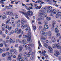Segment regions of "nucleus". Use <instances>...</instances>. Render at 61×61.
Returning a JSON list of instances; mask_svg holds the SVG:
<instances>
[{"label": "nucleus", "mask_w": 61, "mask_h": 61, "mask_svg": "<svg viewBox=\"0 0 61 61\" xmlns=\"http://www.w3.org/2000/svg\"><path fill=\"white\" fill-rule=\"evenodd\" d=\"M9 49V48H7L6 49V51H8Z\"/></svg>", "instance_id": "nucleus-61"}, {"label": "nucleus", "mask_w": 61, "mask_h": 61, "mask_svg": "<svg viewBox=\"0 0 61 61\" xmlns=\"http://www.w3.org/2000/svg\"><path fill=\"white\" fill-rule=\"evenodd\" d=\"M3 46V44H2V43H1L0 44V47H2Z\"/></svg>", "instance_id": "nucleus-50"}, {"label": "nucleus", "mask_w": 61, "mask_h": 61, "mask_svg": "<svg viewBox=\"0 0 61 61\" xmlns=\"http://www.w3.org/2000/svg\"><path fill=\"white\" fill-rule=\"evenodd\" d=\"M41 7H42V5H41L40 6H37L36 7V8L37 9H41Z\"/></svg>", "instance_id": "nucleus-25"}, {"label": "nucleus", "mask_w": 61, "mask_h": 61, "mask_svg": "<svg viewBox=\"0 0 61 61\" xmlns=\"http://www.w3.org/2000/svg\"><path fill=\"white\" fill-rule=\"evenodd\" d=\"M28 28V32H30V31H31V30H30V27H27Z\"/></svg>", "instance_id": "nucleus-40"}, {"label": "nucleus", "mask_w": 61, "mask_h": 61, "mask_svg": "<svg viewBox=\"0 0 61 61\" xmlns=\"http://www.w3.org/2000/svg\"><path fill=\"white\" fill-rule=\"evenodd\" d=\"M15 18H18V16L17 15H15Z\"/></svg>", "instance_id": "nucleus-52"}, {"label": "nucleus", "mask_w": 61, "mask_h": 61, "mask_svg": "<svg viewBox=\"0 0 61 61\" xmlns=\"http://www.w3.org/2000/svg\"><path fill=\"white\" fill-rule=\"evenodd\" d=\"M7 58L8 59H9L10 61H11L12 60V58H11V57H10V56H8L7 57Z\"/></svg>", "instance_id": "nucleus-36"}, {"label": "nucleus", "mask_w": 61, "mask_h": 61, "mask_svg": "<svg viewBox=\"0 0 61 61\" xmlns=\"http://www.w3.org/2000/svg\"><path fill=\"white\" fill-rule=\"evenodd\" d=\"M20 57H18V58H17V60H19L20 61H21V58H22V57L21 58H19Z\"/></svg>", "instance_id": "nucleus-31"}, {"label": "nucleus", "mask_w": 61, "mask_h": 61, "mask_svg": "<svg viewBox=\"0 0 61 61\" xmlns=\"http://www.w3.org/2000/svg\"><path fill=\"white\" fill-rule=\"evenodd\" d=\"M14 31L13 30H12L11 32L9 33V35H12V34H13L14 33Z\"/></svg>", "instance_id": "nucleus-30"}, {"label": "nucleus", "mask_w": 61, "mask_h": 61, "mask_svg": "<svg viewBox=\"0 0 61 61\" xmlns=\"http://www.w3.org/2000/svg\"><path fill=\"white\" fill-rule=\"evenodd\" d=\"M29 46H31V47H33L34 46V45L33 44H30L29 45Z\"/></svg>", "instance_id": "nucleus-33"}, {"label": "nucleus", "mask_w": 61, "mask_h": 61, "mask_svg": "<svg viewBox=\"0 0 61 61\" xmlns=\"http://www.w3.org/2000/svg\"><path fill=\"white\" fill-rule=\"evenodd\" d=\"M19 30V29H18V28L16 29L15 30V33H17Z\"/></svg>", "instance_id": "nucleus-23"}, {"label": "nucleus", "mask_w": 61, "mask_h": 61, "mask_svg": "<svg viewBox=\"0 0 61 61\" xmlns=\"http://www.w3.org/2000/svg\"><path fill=\"white\" fill-rule=\"evenodd\" d=\"M31 35V33L30 32H29L28 34L27 35V36L25 35H23V37L24 38H27L28 41L29 42L31 40V36H30Z\"/></svg>", "instance_id": "nucleus-1"}, {"label": "nucleus", "mask_w": 61, "mask_h": 61, "mask_svg": "<svg viewBox=\"0 0 61 61\" xmlns=\"http://www.w3.org/2000/svg\"><path fill=\"white\" fill-rule=\"evenodd\" d=\"M14 53L15 54V55L17 54V51L15 49L14 51Z\"/></svg>", "instance_id": "nucleus-17"}, {"label": "nucleus", "mask_w": 61, "mask_h": 61, "mask_svg": "<svg viewBox=\"0 0 61 61\" xmlns=\"http://www.w3.org/2000/svg\"><path fill=\"white\" fill-rule=\"evenodd\" d=\"M9 41L10 44H13L15 41V39H14L13 40L12 39L10 38Z\"/></svg>", "instance_id": "nucleus-5"}, {"label": "nucleus", "mask_w": 61, "mask_h": 61, "mask_svg": "<svg viewBox=\"0 0 61 61\" xmlns=\"http://www.w3.org/2000/svg\"><path fill=\"white\" fill-rule=\"evenodd\" d=\"M52 42L53 43H54L56 42V39H54L53 40H52Z\"/></svg>", "instance_id": "nucleus-48"}, {"label": "nucleus", "mask_w": 61, "mask_h": 61, "mask_svg": "<svg viewBox=\"0 0 61 61\" xmlns=\"http://www.w3.org/2000/svg\"><path fill=\"white\" fill-rule=\"evenodd\" d=\"M56 39V38L55 37L53 36V37L52 38V40H53V39Z\"/></svg>", "instance_id": "nucleus-59"}, {"label": "nucleus", "mask_w": 61, "mask_h": 61, "mask_svg": "<svg viewBox=\"0 0 61 61\" xmlns=\"http://www.w3.org/2000/svg\"><path fill=\"white\" fill-rule=\"evenodd\" d=\"M6 28H7V29H8L9 30H11L12 28V26H10L9 27V25H5Z\"/></svg>", "instance_id": "nucleus-6"}, {"label": "nucleus", "mask_w": 61, "mask_h": 61, "mask_svg": "<svg viewBox=\"0 0 61 61\" xmlns=\"http://www.w3.org/2000/svg\"><path fill=\"white\" fill-rule=\"evenodd\" d=\"M43 15L44 17H46L47 16V14H44Z\"/></svg>", "instance_id": "nucleus-45"}, {"label": "nucleus", "mask_w": 61, "mask_h": 61, "mask_svg": "<svg viewBox=\"0 0 61 61\" xmlns=\"http://www.w3.org/2000/svg\"><path fill=\"white\" fill-rule=\"evenodd\" d=\"M9 38H10V37L9 36H8L6 38V39H7V40L9 39Z\"/></svg>", "instance_id": "nucleus-64"}, {"label": "nucleus", "mask_w": 61, "mask_h": 61, "mask_svg": "<svg viewBox=\"0 0 61 61\" xmlns=\"http://www.w3.org/2000/svg\"><path fill=\"white\" fill-rule=\"evenodd\" d=\"M27 54L26 52H25L23 53V55L24 56H26Z\"/></svg>", "instance_id": "nucleus-32"}, {"label": "nucleus", "mask_w": 61, "mask_h": 61, "mask_svg": "<svg viewBox=\"0 0 61 61\" xmlns=\"http://www.w3.org/2000/svg\"><path fill=\"white\" fill-rule=\"evenodd\" d=\"M43 46L46 47V48H48L49 50H48V51L50 53H51L52 52V51H53V49L52 48H51V47H50V46H49L48 45L46 44V43H44L43 45Z\"/></svg>", "instance_id": "nucleus-2"}, {"label": "nucleus", "mask_w": 61, "mask_h": 61, "mask_svg": "<svg viewBox=\"0 0 61 61\" xmlns=\"http://www.w3.org/2000/svg\"><path fill=\"white\" fill-rule=\"evenodd\" d=\"M44 28H45L46 29H48V25H45L44 26Z\"/></svg>", "instance_id": "nucleus-16"}, {"label": "nucleus", "mask_w": 61, "mask_h": 61, "mask_svg": "<svg viewBox=\"0 0 61 61\" xmlns=\"http://www.w3.org/2000/svg\"><path fill=\"white\" fill-rule=\"evenodd\" d=\"M43 34L44 36H46L47 34V33L46 32H44Z\"/></svg>", "instance_id": "nucleus-34"}, {"label": "nucleus", "mask_w": 61, "mask_h": 61, "mask_svg": "<svg viewBox=\"0 0 61 61\" xmlns=\"http://www.w3.org/2000/svg\"><path fill=\"white\" fill-rule=\"evenodd\" d=\"M22 49H23L22 46H19V51L20 52H21V51L22 50Z\"/></svg>", "instance_id": "nucleus-10"}, {"label": "nucleus", "mask_w": 61, "mask_h": 61, "mask_svg": "<svg viewBox=\"0 0 61 61\" xmlns=\"http://www.w3.org/2000/svg\"><path fill=\"white\" fill-rule=\"evenodd\" d=\"M19 39H17L16 41V42L17 43V42H19Z\"/></svg>", "instance_id": "nucleus-57"}, {"label": "nucleus", "mask_w": 61, "mask_h": 61, "mask_svg": "<svg viewBox=\"0 0 61 61\" xmlns=\"http://www.w3.org/2000/svg\"><path fill=\"white\" fill-rule=\"evenodd\" d=\"M52 24L55 25L56 24V22L55 21L53 20L52 21Z\"/></svg>", "instance_id": "nucleus-22"}, {"label": "nucleus", "mask_w": 61, "mask_h": 61, "mask_svg": "<svg viewBox=\"0 0 61 61\" xmlns=\"http://www.w3.org/2000/svg\"><path fill=\"white\" fill-rule=\"evenodd\" d=\"M46 53V51L45 50H44L42 52L41 54H43V56H45L46 55V54L45 53Z\"/></svg>", "instance_id": "nucleus-11"}, {"label": "nucleus", "mask_w": 61, "mask_h": 61, "mask_svg": "<svg viewBox=\"0 0 61 61\" xmlns=\"http://www.w3.org/2000/svg\"><path fill=\"white\" fill-rule=\"evenodd\" d=\"M52 8L51 6H49L48 7L47 10V13H50V14H52Z\"/></svg>", "instance_id": "nucleus-4"}, {"label": "nucleus", "mask_w": 61, "mask_h": 61, "mask_svg": "<svg viewBox=\"0 0 61 61\" xmlns=\"http://www.w3.org/2000/svg\"><path fill=\"white\" fill-rule=\"evenodd\" d=\"M10 21V19H9L7 21H6V24H8Z\"/></svg>", "instance_id": "nucleus-38"}, {"label": "nucleus", "mask_w": 61, "mask_h": 61, "mask_svg": "<svg viewBox=\"0 0 61 61\" xmlns=\"http://www.w3.org/2000/svg\"><path fill=\"white\" fill-rule=\"evenodd\" d=\"M40 2H41V3L40 4V5H42L43 4H45V2H43L41 0H40Z\"/></svg>", "instance_id": "nucleus-26"}, {"label": "nucleus", "mask_w": 61, "mask_h": 61, "mask_svg": "<svg viewBox=\"0 0 61 61\" xmlns=\"http://www.w3.org/2000/svg\"><path fill=\"white\" fill-rule=\"evenodd\" d=\"M6 18V16H5L4 15L2 16V19H5Z\"/></svg>", "instance_id": "nucleus-42"}, {"label": "nucleus", "mask_w": 61, "mask_h": 61, "mask_svg": "<svg viewBox=\"0 0 61 61\" xmlns=\"http://www.w3.org/2000/svg\"><path fill=\"white\" fill-rule=\"evenodd\" d=\"M46 40V39L45 38V37H41V40L42 41H43V40Z\"/></svg>", "instance_id": "nucleus-14"}, {"label": "nucleus", "mask_w": 61, "mask_h": 61, "mask_svg": "<svg viewBox=\"0 0 61 61\" xmlns=\"http://www.w3.org/2000/svg\"><path fill=\"white\" fill-rule=\"evenodd\" d=\"M48 36H49V38H51V36H52V33L51 31H49L48 32Z\"/></svg>", "instance_id": "nucleus-7"}, {"label": "nucleus", "mask_w": 61, "mask_h": 61, "mask_svg": "<svg viewBox=\"0 0 61 61\" xmlns=\"http://www.w3.org/2000/svg\"><path fill=\"white\" fill-rule=\"evenodd\" d=\"M60 33H58L57 34L56 36H60Z\"/></svg>", "instance_id": "nucleus-60"}, {"label": "nucleus", "mask_w": 61, "mask_h": 61, "mask_svg": "<svg viewBox=\"0 0 61 61\" xmlns=\"http://www.w3.org/2000/svg\"><path fill=\"white\" fill-rule=\"evenodd\" d=\"M6 7V8H7V9H11V8H10V6H7Z\"/></svg>", "instance_id": "nucleus-37"}, {"label": "nucleus", "mask_w": 61, "mask_h": 61, "mask_svg": "<svg viewBox=\"0 0 61 61\" xmlns=\"http://www.w3.org/2000/svg\"><path fill=\"white\" fill-rule=\"evenodd\" d=\"M55 32L56 33H57L59 32V30L57 28H55Z\"/></svg>", "instance_id": "nucleus-15"}, {"label": "nucleus", "mask_w": 61, "mask_h": 61, "mask_svg": "<svg viewBox=\"0 0 61 61\" xmlns=\"http://www.w3.org/2000/svg\"><path fill=\"white\" fill-rule=\"evenodd\" d=\"M45 56L46 59H49V58H48V56L46 54Z\"/></svg>", "instance_id": "nucleus-29"}, {"label": "nucleus", "mask_w": 61, "mask_h": 61, "mask_svg": "<svg viewBox=\"0 0 61 61\" xmlns=\"http://www.w3.org/2000/svg\"><path fill=\"white\" fill-rule=\"evenodd\" d=\"M14 50H13V49H12L10 50V52H11V53H12L13 52V51Z\"/></svg>", "instance_id": "nucleus-55"}, {"label": "nucleus", "mask_w": 61, "mask_h": 61, "mask_svg": "<svg viewBox=\"0 0 61 61\" xmlns=\"http://www.w3.org/2000/svg\"><path fill=\"white\" fill-rule=\"evenodd\" d=\"M25 23V20L24 19H22L21 20V23L22 24Z\"/></svg>", "instance_id": "nucleus-24"}, {"label": "nucleus", "mask_w": 61, "mask_h": 61, "mask_svg": "<svg viewBox=\"0 0 61 61\" xmlns=\"http://www.w3.org/2000/svg\"><path fill=\"white\" fill-rule=\"evenodd\" d=\"M47 2H48L49 3H51L52 2H54V3H56L57 2L56 1L54 0H47Z\"/></svg>", "instance_id": "nucleus-9"}, {"label": "nucleus", "mask_w": 61, "mask_h": 61, "mask_svg": "<svg viewBox=\"0 0 61 61\" xmlns=\"http://www.w3.org/2000/svg\"><path fill=\"white\" fill-rule=\"evenodd\" d=\"M24 59H26V60H27L28 59V58L26 57V56H24Z\"/></svg>", "instance_id": "nucleus-49"}, {"label": "nucleus", "mask_w": 61, "mask_h": 61, "mask_svg": "<svg viewBox=\"0 0 61 61\" xmlns=\"http://www.w3.org/2000/svg\"><path fill=\"white\" fill-rule=\"evenodd\" d=\"M43 15V13H40L39 15V16H42V15Z\"/></svg>", "instance_id": "nucleus-43"}, {"label": "nucleus", "mask_w": 61, "mask_h": 61, "mask_svg": "<svg viewBox=\"0 0 61 61\" xmlns=\"http://www.w3.org/2000/svg\"><path fill=\"white\" fill-rule=\"evenodd\" d=\"M27 43V42H26L24 40L22 41L21 42V43L22 44H23V46H24V45L26 44Z\"/></svg>", "instance_id": "nucleus-12"}, {"label": "nucleus", "mask_w": 61, "mask_h": 61, "mask_svg": "<svg viewBox=\"0 0 61 61\" xmlns=\"http://www.w3.org/2000/svg\"><path fill=\"white\" fill-rule=\"evenodd\" d=\"M28 46H29L28 45H25V47L26 49H28L29 50H31V48L30 47L29 48Z\"/></svg>", "instance_id": "nucleus-8"}, {"label": "nucleus", "mask_w": 61, "mask_h": 61, "mask_svg": "<svg viewBox=\"0 0 61 61\" xmlns=\"http://www.w3.org/2000/svg\"><path fill=\"white\" fill-rule=\"evenodd\" d=\"M14 1H11V4L13 5L14 4H15V3H14Z\"/></svg>", "instance_id": "nucleus-56"}, {"label": "nucleus", "mask_w": 61, "mask_h": 61, "mask_svg": "<svg viewBox=\"0 0 61 61\" xmlns=\"http://www.w3.org/2000/svg\"><path fill=\"white\" fill-rule=\"evenodd\" d=\"M6 56V53H4L2 55V57H5Z\"/></svg>", "instance_id": "nucleus-27"}, {"label": "nucleus", "mask_w": 61, "mask_h": 61, "mask_svg": "<svg viewBox=\"0 0 61 61\" xmlns=\"http://www.w3.org/2000/svg\"><path fill=\"white\" fill-rule=\"evenodd\" d=\"M44 32V31H41V35H43Z\"/></svg>", "instance_id": "nucleus-51"}, {"label": "nucleus", "mask_w": 61, "mask_h": 61, "mask_svg": "<svg viewBox=\"0 0 61 61\" xmlns=\"http://www.w3.org/2000/svg\"><path fill=\"white\" fill-rule=\"evenodd\" d=\"M55 52L57 54L59 55L60 54V53H59V51L58 50H56L55 51Z\"/></svg>", "instance_id": "nucleus-20"}, {"label": "nucleus", "mask_w": 61, "mask_h": 61, "mask_svg": "<svg viewBox=\"0 0 61 61\" xmlns=\"http://www.w3.org/2000/svg\"><path fill=\"white\" fill-rule=\"evenodd\" d=\"M10 12H8L7 13V15H10Z\"/></svg>", "instance_id": "nucleus-62"}, {"label": "nucleus", "mask_w": 61, "mask_h": 61, "mask_svg": "<svg viewBox=\"0 0 61 61\" xmlns=\"http://www.w3.org/2000/svg\"><path fill=\"white\" fill-rule=\"evenodd\" d=\"M57 14L59 16H60L61 15V12L59 10L57 11Z\"/></svg>", "instance_id": "nucleus-13"}, {"label": "nucleus", "mask_w": 61, "mask_h": 61, "mask_svg": "<svg viewBox=\"0 0 61 61\" xmlns=\"http://www.w3.org/2000/svg\"><path fill=\"white\" fill-rule=\"evenodd\" d=\"M27 56L28 57H30V55L29 54H27Z\"/></svg>", "instance_id": "nucleus-58"}, {"label": "nucleus", "mask_w": 61, "mask_h": 61, "mask_svg": "<svg viewBox=\"0 0 61 61\" xmlns=\"http://www.w3.org/2000/svg\"><path fill=\"white\" fill-rule=\"evenodd\" d=\"M5 30V27H3L2 28V30L3 31H4Z\"/></svg>", "instance_id": "nucleus-39"}, {"label": "nucleus", "mask_w": 61, "mask_h": 61, "mask_svg": "<svg viewBox=\"0 0 61 61\" xmlns=\"http://www.w3.org/2000/svg\"><path fill=\"white\" fill-rule=\"evenodd\" d=\"M44 17H41V18H40L41 20H44Z\"/></svg>", "instance_id": "nucleus-63"}, {"label": "nucleus", "mask_w": 61, "mask_h": 61, "mask_svg": "<svg viewBox=\"0 0 61 61\" xmlns=\"http://www.w3.org/2000/svg\"><path fill=\"white\" fill-rule=\"evenodd\" d=\"M25 26L24 25H22L21 27L22 29H24V28H25Z\"/></svg>", "instance_id": "nucleus-47"}, {"label": "nucleus", "mask_w": 61, "mask_h": 61, "mask_svg": "<svg viewBox=\"0 0 61 61\" xmlns=\"http://www.w3.org/2000/svg\"><path fill=\"white\" fill-rule=\"evenodd\" d=\"M14 14L13 13V12H10V15L11 16H14Z\"/></svg>", "instance_id": "nucleus-18"}, {"label": "nucleus", "mask_w": 61, "mask_h": 61, "mask_svg": "<svg viewBox=\"0 0 61 61\" xmlns=\"http://www.w3.org/2000/svg\"><path fill=\"white\" fill-rule=\"evenodd\" d=\"M56 18H58L59 17V15L58 14H56Z\"/></svg>", "instance_id": "nucleus-46"}, {"label": "nucleus", "mask_w": 61, "mask_h": 61, "mask_svg": "<svg viewBox=\"0 0 61 61\" xmlns=\"http://www.w3.org/2000/svg\"><path fill=\"white\" fill-rule=\"evenodd\" d=\"M21 24H18L17 25V27H19L20 26Z\"/></svg>", "instance_id": "nucleus-44"}, {"label": "nucleus", "mask_w": 61, "mask_h": 61, "mask_svg": "<svg viewBox=\"0 0 61 61\" xmlns=\"http://www.w3.org/2000/svg\"><path fill=\"white\" fill-rule=\"evenodd\" d=\"M8 30H5V33L6 34H8Z\"/></svg>", "instance_id": "nucleus-54"}, {"label": "nucleus", "mask_w": 61, "mask_h": 61, "mask_svg": "<svg viewBox=\"0 0 61 61\" xmlns=\"http://www.w3.org/2000/svg\"><path fill=\"white\" fill-rule=\"evenodd\" d=\"M14 21L13 20H12L11 21L10 24L11 25H13L14 24Z\"/></svg>", "instance_id": "nucleus-35"}, {"label": "nucleus", "mask_w": 61, "mask_h": 61, "mask_svg": "<svg viewBox=\"0 0 61 61\" xmlns=\"http://www.w3.org/2000/svg\"><path fill=\"white\" fill-rule=\"evenodd\" d=\"M46 19L48 21H49L51 20V18L50 17H48L46 18Z\"/></svg>", "instance_id": "nucleus-19"}, {"label": "nucleus", "mask_w": 61, "mask_h": 61, "mask_svg": "<svg viewBox=\"0 0 61 61\" xmlns=\"http://www.w3.org/2000/svg\"><path fill=\"white\" fill-rule=\"evenodd\" d=\"M52 47L54 48H56V46L55 45V44H53L52 45Z\"/></svg>", "instance_id": "nucleus-53"}, {"label": "nucleus", "mask_w": 61, "mask_h": 61, "mask_svg": "<svg viewBox=\"0 0 61 61\" xmlns=\"http://www.w3.org/2000/svg\"><path fill=\"white\" fill-rule=\"evenodd\" d=\"M22 56V54L21 53L20 54L18 55V57H21V58H22V57L21 56Z\"/></svg>", "instance_id": "nucleus-28"}, {"label": "nucleus", "mask_w": 61, "mask_h": 61, "mask_svg": "<svg viewBox=\"0 0 61 61\" xmlns=\"http://www.w3.org/2000/svg\"><path fill=\"white\" fill-rule=\"evenodd\" d=\"M30 11H28V14H27L26 13H25L24 12H22L21 11H20L19 12L20 13H22V14L25 15V16L27 18V19H29V18L28 17V15L29 16V15H30Z\"/></svg>", "instance_id": "nucleus-3"}, {"label": "nucleus", "mask_w": 61, "mask_h": 61, "mask_svg": "<svg viewBox=\"0 0 61 61\" xmlns=\"http://www.w3.org/2000/svg\"><path fill=\"white\" fill-rule=\"evenodd\" d=\"M33 29L34 30V32H35V30H36V26H34L33 27Z\"/></svg>", "instance_id": "nucleus-41"}, {"label": "nucleus", "mask_w": 61, "mask_h": 61, "mask_svg": "<svg viewBox=\"0 0 61 61\" xmlns=\"http://www.w3.org/2000/svg\"><path fill=\"white\" fill-rule=\"evenodd\" d=\"M52 12H53L54 14H56V10H53V11H52Z\"/></svg>", "instance_id": "nucleus-21"}]
</instances>
